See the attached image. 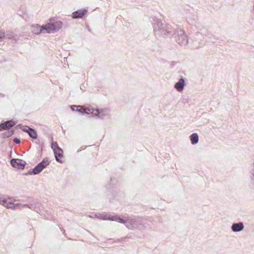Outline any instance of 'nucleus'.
<instances>
[{"mask_svg":"<svg viewBox=\"0 0 254 254\" xmlns=\"http://www.w3.org/2000/svg\"><path fill=\"white\" fill-rule=\"evenodd\" d=\"M88 80H85L84 82L81 85L80 88L81 90L85 91L87 86H88Z\"/></svg>","mask_w":254,"mask_h":254,"instance_id":"c85d7f7f","label":"nucleus"},{"mask_svg":"<svg viewBox=\"0 0 254 254\" xmlns=\"http://www.w3.org/2000/svg\"><path fill=\"white\" fill-rule=\"evenodd\" d=\"M51 148L53 150L54 152L55 150H59L62 151V148H61L56 141H53L51 143Z\"/></svg>","mask_w":254,"mask_h":254,"instance_id":"a878e982","label":"nucleus"},{"mask_svg":"<svg viewBox=\"0 0 254 254\" xmlns=\"http://www.w3.org/2000/svg\"><path fill=\"white\" fill-rule=\"evenodd\" d=\"M116 216H120V215L116 214L113 215L106 214H100L98 218L102 220H109L110 221H116L115 219H116Z\"/></svg>","mask_w":254,"mask_h":254,"instance_id":"dca6fc26","label":"nucleus"},{"mask_svg":"<svg viewBox=\"0 0 254 254\" xmlns=\"http://www.w3.org/2000/svg\"><path fill=\"white\" fill-rule=\"evenodd\" d=\"M16 124V122L13 120H8L5 122H2L0 123V131L3 130H8L11 127H13Z\"/></svg>","mask_w":254,"mask_h":254,"instance_id":"9d476101","label":"nucleus"},{"mask_svg":"<svg viewBox=\"0 0 254 254\" xmlns=\"http://www.w3.org/2000/svg\"><path fill=\"white\" fill-rule=\"evenodd\" d=\"M173 37L178 44L182 46H186L189 43L188 36L185 32L180 28H176L175 31L173 34Z\"/></svg>","mask_w":254,"mask_h":254,"instance_id":"39448f33","label":"nucleus"},{"mask_svg":"<svg viewBox=\"0 0 254 254\" xmlns=\"http://www.w3.org/2000/svg\"><path fill=\"white\" fill-rule=\"evenodd\" d=\"M42 171V170L38 167V165H37L33 169H30L27 173L25 174L26 175H37L41 173Z\"/></svg>","mask_w":254,"mask_h":254,"instance_id":"a211bd4d","label":"nucleus"},{"mask_svg":"<svg viewBox=\"0 0 254 254\" xmlns=\"http://www.w3.org/2000/svg\"><path fill=\"white\" fill-rule=\"evenodd\" d=\"M79 108V105H71L70 106V109L73 111H76V109H77Z\"/></svg>","mask_w":254,"mask_h":254,"instance_id":"2f4dec72","label":"nucleus"},{"mask_svg":"<svg viewBox=\"0 0 254 254\" xmlns=\"http://www.w3.org/2000/svg\"><path fill=\"white\" fill-rule=\"evenodd\" d=\"M88 11V8L78 9L72 13L71 17L73 19L83 18Z\"/></svg>","mask_w":254,"mask_h":254,"instance_id":"1a4fd4ad","label":"nucleus"},{"mask_svg":"<svg viewBox=\"0 0 254 254\" xmlns=\"http://www.w3.org/2000/svg\"><path fill=\"white\" fill-rule=\"evenodd\" d=\"M86 147V146L85 147L84 149ZM84 148H82L79 150H77V152L78 153V152H80V151H81L82 150H83Z\"/></svg>","mask_w":254,"mask_h":254,"instance_id":"f704fd0d","label":"nucleus"},{"mask_svg":"<svg viewBox=\"0 0 254 254\" xmlns=\"http://www.w3.org/2000/svg\"><path fill=\"white\" fill-rule=\"evenodd\" d=\"M116 221L120 223L126 224V227L129 229L142 230L144 229V225L141 223V219L135 216H127V219L122 218L121 216H116Z\"/></svg>","mask_w":254,"mask_h":254,"instance_id":"7ed1b4c3","label":"nucleus"},{"mask_svg":"<svg viewBox=\"0 0 254 254\" xmlns=\"http://www.w3.org/2000/svg\"><path fill=\"white\" fill-rule=\"evenodd\" d=\"M190 139L191 141V143L192 145H195L197 144L198 142L199 137L197 133H192L190 136Z\"/></svg>","mask_w":254,"mask_h":254,"instance_id":"412c9836","label":"nucleus"},{"mask_svg":"<svg viewBox=\"0 0 254 254\" xmlns=\"http://www.w3.org/2000/svg\"><path fill=\"white\" fill-rule=\"evenodd\" d=\"M38 203L39 202L38 200L33 199L30 203L27 204L28 205L27 206V207H28L29 209L34 211H36L38 212V207L37 205Z\"/></svg>","mask_w":254,"mask_h":254,"instance_id":"f3484780","label":"nucleus"},{"mask_svg":"<svg viewBox=\"0 0 254 254\" xmlns=\"http://www.w3.org/2000/svg\"><path fill=\"white\" fill-rule=\"evenodd\" d=\"M186 85L185 80H178V81L175 83L174 87L177 91L182 92Z\"/></svg>","mask_w":254,"mask_h":254,"instance_id":"2eb2a0df","label":"nucleus"},{"mask_svg":"<svg viewBox=\"0 0 254 254\" xmlns=\"http://www.w3.org/2000/svg\"><path fill=\"white\" fill-rule=\"evenodd\" d=\"M8 199H9V200H11V198L8 197Z\"/></svg>","mask_w":254,"mask_h":254,"instance_id":"4c0bfd02","label":"nucleus"},{"mask_svg":"<svg viewBox=\"0 0 254 254\" xmlns=\"http://www.w3.org/2000/svg\"><path fill=\"white\" fill-rule=\"evenodd\" d=\"M5 37L9 39H13L15 41L18 40V39L15 38V35L13 32L11 31H7L5 33Z\"/></svg>","mask_w":254,"mask_h":254,"instance_id":"5701e85b","label":"nucleus"},{"mask_svg":"<svg viewBox=\"0 0 254 254\" xmlns=\"http://www.w3.org/2000/svg\"><path fill=\"white\" fill-rule=\"evenodd\" d=\"M186 20L188 23L191 25H194L196 27L198 25V18L196 15H189L186 17Z\"/></svg>","mask_w":254,"mask_h":254,"instance_id":"ddd939ff","label":"nucleus"},{"mask_svg":"<svg viewBox=\"0 0 254 254\" xmlns=\"http://www.w3.org/2000/svg\"><path fill=\"white\" fill-rule=\"evenodd\" d=\"M117 181L116 179L111 178L110 182L106 185V188L108 190L107 195L109 199L118 198L120 196L121 191L117 187Z\"/></svg>","mask_w":254,"mask_h":254,"instance_id":"20e7f679","label":"nucleus"},{"mask_svg":"<svg viewBox=\"0 0 254 254\" xmlns=\"http://www.w3.org/2000/svg\"><path fill=\"white\" fill-rule=\"evenodd\" d=\"M176 63H177L176 62H174V61L172 62L170 64V67L171 68L174 67V66L176 65Z\"/></svg>","mask_w":254,"mask_h":254,"instance_id":"72a5a7b5","label":"nucleus"},{"mask_svg":"<svg viewBox=\"0 0 254 254\" xmlns=\"http://www.w3.org/2000/svg\"><path fill=\"white\" fill-rule=\"evenodd\" d=\"M0 204L7 208L12 209H21L22 208L27 207V206H28L27 204H14L10 201H8L7 199L2 197H0Z\"/></svg>","mask_w":254,"mask_h":254,"instance_id":"423d86ee","label":"nucleus"},{"mask_svg":"<svg viewBox=\"0 0 254 254\" xmlns=\"http://www.w3.org/2000/svg\"><path fill=\"white\" fill-rule=\"evenodd\" d=\"M28 134L31 138L34 139H36L38 137L36 131L32 128L29 131H28Z\"/></svg>","mask_w":254,"mask_h":254,"instance_id":"b1692460","label":"nucleus"},{"mask_svg":"<svg viewBox=\"0 0 254 254\" xmlns=\"http://www.w3.org/2000/svg\"><path fill=\"white\" fill-rule=\"evenodd\" d=\"M179 79L183 80V79H184L183 78V77H181V78H180V79Z\"/></svg>","mask_w":254,"mask_h":254,"instance_id":"e433bc0d","label":"nucleus"},{"mask_svg":"<svg viewBox=\"0 0 254 254\" xmlns=\"http://www.w3.org/2000/svg\"><path fill=\"white\" fill-rule=\"evenodd\" d=\"M32 32L35 35H38L42 32L44 30L47 32V28L46 27V25H43L41 27L39 24H34L32 26Z\"/></svg>","mask_w":254,"mask_h":254,"instance_id":"9b49d317","label":"nucleus"},{"mask_svg":"<svg viewBox=\"0 0 254 254\" xmlns=\"http://www.w3.org/2000/svg\"><path fill=\"white\" fill-rule=\"evenodd\" d=\"M196 27L198 31L192 40L191 46V48L198 49L203 45L202 40L200 38V35L208 37L211 40L212 38L215 39L214 36L212 35L204 26L198 24Z\"/></svg>","mask_w":254,"mask_h":254,"instance_id":"f03ea898","label":"nucleus"},{"mask_svg":"<svg viewBox=\"0 0 254 254\" xmlns=\"http://www.w3.org/2000/svg\"><path fill=\"white\" fill-rule=\"evenodd\" d=\"M21 126H22L21 124H19V125H18L17 126L16 128L17 127H20L21 129V130L23 131H24L25 132H26L27 133H28V131H29L31 130V129L32 128L30 127H28V126H23V127H21Z\"/></svg>","mask_w":254,"mask_h":254,"instance_id":"bb28decb","label":"nucleus"},{"mask_svg":"<svg viewBox=\"0 0 254 254\" xmlns=\"http://www.w3.org/2000/svg\"><path fill=\"white\" fill-rule=\"evenodd\" d=\"M14 132V129H11L10 130H6L3 133H2L1 135L2 138H8L12 136Z\"/></svg>","mask_w":254,"mask_h":254,"instance_id":"4be33fe9","label":"nucleus"},{"mask_svg":"<svg viewBox=\"0 0 254 254\" xmlns=\"http://www.w3.org/2000/svg\"><path fill=\"white\" fill-rule=\"evenodd\" d=\"M85 109H86V111L88 112L89 114L92 113L93 115H94V113L96 112V109H94L93 108L91 107H85Z\"/></svg>","mask_w":254,"mask_h":254,"instance_id":"cd10ccee","label":"nucleus"},{"mask_svg":"<svg viewBox=\"0 0 254 254\" xmlns=\"http://www.w3.org/2000/svg\"><path fill=\"white\" fill-rule=\"evenodd\" d=\"M63 22L61 21H57L53 23H48L46 24L47 28V33H54L56 31H58L63 26Z\"/></svg>","mask_w":254,"mask_h":254,"instance_id":"0eeeda50","label":"nucleus"},{"mask_svg":"<svg viewBox=\"0 0 254 254\" xmlns=\"http://www.w3.org/2000/svg\"><path fill=\"white\" fill-rule=\"evenodd\" d=\"M106 109H96L94 116H97L100 119H103L105 116L108 115V114L106 113Z\"/></svg>","mask_w":254,"mask_h":254,"instance_id":"4468645a","label":"nucleus"},{"mask_svg":"<svg viewBox=\"0 0 254 254\" xmlns=\"http://www.w3.org/2000/svg\"><path fill=\"white\" fill-rule=\"evenodd\" d=\"M251 174H252V180L253 181V183L254 185V163L253 165L252 168L251 170Z\"/></svg>","mask_w":254,"mask_h":254,"instance_id":"c756f323","label":"nucleus"},{"mask_svg":"<svg viewBox=\"0 0 254 254\" xmlns=\"http://www.w3.org/2000/svg\"><path fill=\"white\" fill-rule=\"evenodd\" d=\"M0 96H2V97H3L4 96V94H3L2 93H0Z\"/></svg>","mask_w":254,"mask_h":254,"instance_id":"c9c22d12","label":"nucleus"},{"mask_svg":"<svg viewBox=\"0 0 254 254\" xmlns=\"http://www.w3.org/2000/svg\"><path fill=\"white\" fill-rule=\"evenodd\" d=\"M13 142L16 144H19L20 143V140L17 137H15L13 139Z\"/></svg>","mask_w":254,"mask_h":254,"instance_id":"473e14b6","label":"nucleus"},{"mask_svg":"<svg viewBox=\"0 0 254 254\" xmlns=\"http://www.w3.org/2000/svg\"><path fill=\"white\" fill-rule=\"evenodd\" d=\"M49 164L50 162L49 161V158L48 157H45L37 165H38V167L40 168L43 170L44 169L46 168Z\"/></svg>","mask_w":254,"mask_h":254,"instance_id":"aec40b11","label":"nucleus"},{"mask_svg":"<svg viewBox=\"0 0 254 254\" xmlns=\"http://www.w3.org/2000/svg\"><path fill=\"white\" fill-rule=\"evenodd\" d=\"M154 31L157 37H171L175 31V28L169 24H165L162 20L156 19L154 20Z\"/></svg>","mask_w":254,"mask_h":254,"instance_id":"f257e3e1","label":"nucleus"},{"mask_svg":"<svg viewBox=\"0 0 254 254\" xmlns=\"http://www.w3.org/2000/svg\"><path fill=\"white\" fill-rule=\"evenodd\" d=\"M231 230L234 232H239L242 231L244 228V225L242 222L234 223L231 227Z\"/></svg>","mask_w":254,"mask_h":254,"instance_id":"f8f14e48","label":"nucleus"},{"mask_svg":"<svg viewBox=\"0 0 254 254\" xmlns=\"http://www.w3.org/2000/svg\"><path fill=\"white\" fill-rule=\"evenodd\" d=\"M54 153L55 157L56 158V160L59 163H62L63 162L61 159V158L63 157V156H64V155H63L64 152H63V149H62V151H60L59 150H55Z\"/></svg>","mask_w":254,"mask_h":254,"instance_id":"6ab92c4d","label":"nucleus"},{"mask_svg":"<svg viewBox=\"0 0 254 254\" xmlns=\"http://www.w3.org/2000/svg\"><path fill=\"white\" fill-rule=\"evenodd\" d=\"M5 38V32L2 30H0V39H4Z\"/></svg>","mask_w":254,"mask_h":254,"instance_id":"7c9ffc66","label":"nucleus"},{"mask_svg":"<svg viewBox=\"0 0 254 254\" xmlns=\"http://www.w3.org/2000/svg\"><path fill=\"white\" fill-rule=\"evenodd\" d=\"M10 165L18 169H23L26 165V162L20 159L12 158L10 161Z\"/></svg>","mask_w":254,"mask_h":254,"instance_id":"6e6552de","label":"nucleus"},{"mask_svg":"<svg viewBox=\"0 0 254 254\" xmlns=\"http://www.w3.org/2000/svg\"><path fill=\"white\" fill-rule=\"evenodd\" d=\"M76 111L80 113L81 115L89 114L88 112L86 111V109H85V107L81 105H79V108L77 109H76Z\"/></svg>","mask_w":254,"mask_h":254,"instance_id":"393cba45","label":"nucleus"}]
</instances>
